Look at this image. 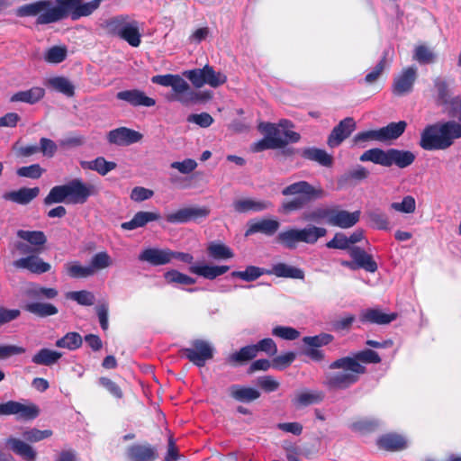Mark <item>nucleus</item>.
Instances as JSON below:
<instances>
[{"label":"nucleus","mask_w":461,"mask_h":461,"mask_svg":"<svg viewBox=\"0 0 461 461\" xmlns=\"http://www.w3.org/2000/svg\"><path fill=\"white\" fill-rule=\"evenodd\" d=\"M103 0H41L31 3V15L37 16L38 24L58 22L68 14L73 19L88 16L95 11Z\"/></svg>","instance_id":"nucleus-1"},{"label":"nucleus","mask_w":461,"mask_h":461,"mask_svg":"<svg viewBox=\"0 0 461 461\" xmlns=\"http://www.w3.org/2000/svg\"><path fill=\"white\" fill-rule=\"evenodd\" d=\"M461 138V123L447 121L427 125L420 133V146L425 150H444Z\"/></svg>","instance_id":"nucleus-2"},{"label":"nucleus","mask_w":461,"mask_h":461,"mask_svg":"<svg viewBox=\"0 0 461 461\" xmlns=\"http://www.w3.org/2000/svg\"><path fill=\"white\" fill-rule=\"evenodd\" d=\"M330 368L333 371L326 375L325 384L332 389H346L357 383L365 366L351 357H341L332 362Z\"/></svg>","instance_id":"nucleus-3"},{"label":"nucleus","mask_w":461,"mask_h":461,"mask_svg":"<svg viewBox=\"0 0 461 461\" xmlns=\"http://www.w3.org/2000/svg\"><path fill=\"white\" fill-rule=\"evenodd\" d=\"M98 190L90 184L84 183L79 178H75L68 183L51 188L45 198L46 204L55 203H68L74 204L85 203L91 195L96 194Z\"/></svg>","instance_id":"nucleus-4"},{"label":"nucleus","mask_w":461,"mask_h":461,"mask_svg":"<svg viewBox=\"0 0 461 461\" xmlns=\"http://www.w3.org/2000/svg\"><path fill=\"white\" fill-rule=\"evenodd\" d=\"M282 194L295 196L294 199L283 203L282 205L285 212H293L302 209L311 202L323 198L325 191L320 185H312L306 181H299L284 188Z\"/></svg>","instance_id":"nucleus-5"},{"label":"nucleus","mask_w":461,"mask_h":461,"mask_svg":"<svg viewBox=\"0 0 461 461\" xmlns=\"http://www.w3.org/2000/svg\"><path fill=\"white\" fill-rule=\"evenodd\" d=\"M327 230L315 225H307L303 229L289 228L278 233L277 241L288 249H294L300 242L315 244L319 239L326 236Z\"/></svg>","instance_id":"nucleus-6"},{"label":"nucleus","mask_w":461,"mask_h":461,"mask_svg":"<svg viewBox=\"0 0 461 461\" xmlns=\"http://www.w3.org/2000/svg\"><path fill=\"white\" fill-rule=\"evenodd\" d=\"M105 26L111 34L125 41L131 47L140 46L141 33L137 21L129 16L120 15L109 19Z\"/></svg>","instance_id":"nucleus-7"},{"label":"nucleus","mask_w":461,"mask_h":461,"mask_svg":"<svg viewBox=\"0 0 461 461\" xmlns=\"http://www.w3.org/2000/svg\"><path fill=\"white\" fill-rule=\"evenodd\" d=\"M59 292L56 288L44 287L38 284H31V313L41 318L56 315L59 312L58 308L43 300H51L58 296Z\"/></svg>","instance_id":"nucleus-8"},{"label":"nucleus","mask_w":461,"mask_h":461,"mask_svg":"<svg viewBox=\"0 0 461 461\" xmlns=\"http://www.w3.org/2000/svg\"><path fill=\"white\" fill-rule=\"evenodd\" d=\"M183 75L197 88L204 85L216 88L225 84L227 81V77L224 73L215 71L214 68L209 65H205L203 68L186 70Z\"/></svg>","instance_id":"nucleus-9"},{"label":"nucleus","mask_w":461,"mask_h":461,"mask_svg":"<svg viewBox=\"0 0 461 461\" xmlns=\"http://www.w3.org/2000/svg\"><path fill=\"white\" fill-rule=\"evenodd\" d=\"M20 240L10 243L9 249L12 258H19L14 261L15 268L29 269V230H20L17 231Z\"/></svg>","instance_id":"nucleus-10"},{"label":"nucleus","mask_w":461,"mask_h":461,"mask_svg":"<svg viewBox=\"0 0 461 461\" xmlns=\"http://www.w3.org/2000/svg\"><path fill=\"white\" fill-rule=\"evenodd\" d=\"M188 360L197 366H203L207 360L213 357V348L208 341L196 339L190 348L183 349Z\"/></svg>","instance_id":"nucleus-11"},{"label":"nucleus","mask_w":461,"mask_h":461,"mask_svg":"<svg viewBox=\"0 0 461 461\" xmlns=\"http://www.w3.org/2000/svg\"><path fill=\"white\" fill-rule=\"evenodd\" d=\"M210 214V209L205 206H191L179 209L166 216L170 223H185L191 221L206 218Z\"/></svg>","instance_id":"nucleus-12"},{"label":"nucleus","mask_w":461,"mask_h":461,"mask_svg":"<svg viewBox=\"0 0 461 461\" xmlns=\"http://www.w3.org/2000/svg\"><path fill=\"white\" fill-rule=\"evenodd\" d=\"M171 87L174 94L170 97V100L177 101L184 105L195 104L199 100V95L194 92L190 87L189 84L178 75L176 77Z\"/></svg>","instance_id":"nucleus-13"},{"label":"nucleus","mask_w":461,"mask_h":461,"mask_svg":"<svg viewBox=\"0 0 461 461\" xmlns=\"http://www.w3.org/2000/svg\"><path fill=\"white\" fill-rule=\"evenodd\" d=\"M258 130L264 132L266 137L252 145L251 149L254 152H259L268 149H279L285 146V141L272 136L275 132L274 123L261 122L258 125Z\"/></svg>","instance_id":"nucleus-14"},{"label":"nucleus","mask_w":461,"mask_h":461,"mask_svg":"<svg viewBox=\"0 0 461 461\" xmlns=\"http://www.w3.org/2000/svg\"><path fill=\"white\" fill-rule=\"evenodd\" d=\"M416 78V68L408 67L403 68L393 79V93L396 95H403L410 93L412 90Z\"/></svg>","instance_id":"nucleus-15"},{"label":"nucleus","mask_w":461,"mask_h":461,"mask_svg":"<svg viewBox=\"0 0 461 461\" xmlns=\"http://www.w3.org/2000/svg\"><path fill=\"white\" fill-rule=\"evenodd\" d=\"M142 134L134 130L120 127L108 132L107 140L111 144L128 146L141 140Z\"/></svg>","instance_id":"nucleus-16"},{"label":"nucleus","mask_w":461,"mask_h":461,"mask_svg":"<svg viewBox=\"0 0 461 461\" xmlns=\"http://www.w3.org/2000/svg\"><path fill=\"white\" fill-rule=\"evenodd\" d=\"M360 218V212H353L339 208L331 207L329 224L341 229H348L354 226Z\"/></svg>","instance_id":"nucleus-17"},{"label":"nucleus","mask_w":461,"mask_h":461,"mask_svg":"<svg viewBox=\"0 0 461 461\" xmlns=\"http://www.w3.org/2000/svg\"><path fill=\"white\" fill-rule=\"evenodd\" d=\"M356 129V122L353 118L347 117L342 120L331 131L328 139V145L335 148L346 140Z\"/></svg>","instance_id":"nucleus-18"},{"label":"nucleus","mask_w":461,"mask_h":461,"mask_svg":"<svg viewBox=\"0 0 461 461\" xmlns=\"http://www.w3.org/2000/svg\"><path fill=\"white\" fill-rule=\"evenodd\" d=\"M173 250L169 249L149 248L141 251L139 260L152 266H162L171 262Z\"/></svg>","instance_id":"nucleus-19"},{"label":"nucleus","mask_w":461,"mask_h":461,"mask_svg":"<svg viewBox=\"0 0 461 461\" xmlns=\"http://www.w3.org/2000/svg\"><path fill=\"white\" fill-rule=\"evenodd\" d=\"M233 209L239 213L259 212L272 207V203L267 200L255 198H240L232 203Z\"/></svg>","instance_id":"nucleus-20"},{"label":"nucleus","mask_w":461,"mask_h":461,"mask_svg":"<svg viewBox=\"0 0 461 461\" xmlns=\"http://www.w3.org/2000/svg\"><path fill=\"white\" fill-rule=\"evenodd\" d=\"M117 99L124 101L132 106L151 107L156 104V100L149 97L139 89L124 90L118 92Z\"/></svg>","instance_id":"nucleus-21"},{"label":"nucleus","mask_w":461,"mask_h":461,"mask_svg":"<svg viewBox=\"0 0 461 461\" xmlns=\"http://www.w3.org/2000/svg\"><path fill=\"white\" fill-rule=\"evenodd\" d=\"M396 312L386 313L380 309H366L361 312L359 319L362 322L377 325L389 324L397 318Z\"/></svg>","instance_id":"nucleus-22"},{"label":"nucleus","mask_w":461,"mask_h":461,"mask_svg":"<svg viewBox=\"0 0 461 461\" xmlns=\"http://www.w3.org/2000/svg\"><path fill=\"white\" fill-rule=\"evenodd\" d=\"M127 457L130 461H155L158 455L155 447L149 444H135L128 447Z\"/></svg>","instance_id":"nucleus-23"},{"label":"nucleus","mask_w":461,"mask_h":461,"mask_svg":"<svg viewBox=\"0 0 461 461\" xmlns=\"http://www.w3.org/2000/svg\"><path fill=\"white\" fill-rule=\"evenodd\" d=\"M415 158V154L410 150L390 149H388L387 167L395 165L400 168H404L411 165Z\"/></svg>","instance_id":"nucleus-24"},{"label":"nucleus","mask_w":461,"mask_h":461,"mask_svg":"<svg viewBox=\"0 0 461 461\" xmlns=\"http://www.w3.org/2000/svg\"><path fill=\"white\" fill-rule=\"evenodd\" d=\"M279 222L276 220L263 219L260 221H252L249 222L248 230L245 236H249L254 233H263L271 236L279 229Z\"/></svg>","instance_id":"nucleus-25"},{"label":"nucleus","mask_w":461,"mask_h":461,"mask_svg":"<svg viewBox=\"0 0 461 461\" xmlns=\"http://www.w3.org/2000/svg\"><path fill=\"white\" fill-rule=\"evenodd\" d=\"M349 255L355 260V265L358 268H363L366 271L374 273L377 270V264L372 258V256L367 254L364 249L359 247H353L349 250Z\"/></svg>","instance_id":"nucleus-26"},{"label":"nucleus","mask_w":461,"mask_h":461,"mask_svg":"<svg viewBox=\"0 0 461 461\" xmlns=\"http://www.w3.org/2000/svg\"><path fill=\"white\" fill-rule=\"evenodd\" d=\"M229 393L233 399L241 402H250L260 397L258 390L240 384L231 385L229 388Z\"/></svg>","instance_id":"nucleus-27"},{"label":"nucleus","mask_w":461,"mask_h":461,"mask_svg":"<svg viewBox=\"0 0 461 461\" xmlns=\"http://www.w3.org/2000/svg\"><path fill=\"white\" fill-rule=\"evenodd\" d=\"M228 270V266H209L205 264H195L189 267L191 273L210 280L225 274Z\"/></svg>","instance_id":"nucleus-28"},{"label":"nucleus","mask_w":461,"mask_h":461,"mask_svg":"<svg viewBox=\"0 0 461 461\" xmlns=\"http://www.w3.org/2000/svg\"><path fill=\"white\" fill-rule=\"evenodd\" d=\"M293 124L288 120H281L277 125L274 124L275 132L272 136L285 141V145L297 142L300 140V134L291 131Z\"/></svg>","instance_id":"nucleus-29"},{"label":"nucleus","mask_w":461,"mask_h":461,"mask_svg":"<svg viewBox=\"0 0 461 461\" xmlns=\"http://www.w3.org/2000/svg\"><path fill=\"white\" fill-rule=\"evenodd\" d=\"M23 439L15 437H10L5 440V446L15 455L22 456L24 460H29V431L23 433Z\"/></svg>","instance_id":"nucleus-30"},{"label":"nucleus","mask_w":461,"mask_h":461,"mask_svg":"<svg viewBox=\"0 0 461 461\" xmlns=\"http://www.w3.org/2000/svg\"><path fill=\"white\" fill-rule=\"evenodd\" d=\"M159 214L153 212H138L133 218L122 223L123 230H131L145 226L148 222L159 219Z\"/></svg>","instance_id":"nucleus-31"},{"label":"nucleus","mask_w":461,"mask_h":461,"mask_svg":"<svg viewBox=\"0 0 461 461\" xmlns=\"http://www.w3.org/2000/svg\"><path fill=\"white\" fill-rule=\"evenodd\" d=\"M267 274L275 275L278 277L294 279H303L304 277V273L302 269L285 263H277L274 265L271 270H267Z\"/></svg>","instance_id":"nucleus-32"},{"label":"nucleus","mask_w":461,"mask_h":461,"mask_svg":"<svg viewBox=\"0 0 461 461\" xmlns=\"http://www.w3.org/2000/svg\"><path fill=\"white\" fill-rule=\"evenodd\" d=\"M378 445L385 450L397 451L407 447V440L401 435L386 434L378 439Z\"/></svg>","instance_id":"nucleus-33"},{"label":"nucleus","mask_w":461,"mask_h":461,"mask_svg":"<svg viewBox=\"0 0 461 461\" xmlns=\"http://www.w3.org/2000/svg\"><path fill=\"white\" fill-rule=\"evenodd\" d=\"M29 419V405L15 401L0 403V416L16 415Z\"/></svg>","instance_id":"nucleus-34"},{"label":"nucleus","mask_w":461,"mask_h":461,"mask_svg":"<svg viewBox=\"0 0 461 461\" xmlns=\"http://www.w3.org/2000/svg\"><path fill=\"white\" fill-rule=\"evenodd\" d=\"M46 85L51 89L68 97L74 95V85L65 77H52L47 79Z\"/></svg>","instance_id":"nucleus-35"},{"label":"nucleus","mask_w":461,"mask_h":461,"mask_svg":"<svg viewBox=\"0 0 461 461\" xmlns=\"http://www.w3.org/2000/svg\"><path fill=\"white\" fill-rule=\"evenodd\" d=\"M257 356V348L254 345H249L241 348L239 351H236L228 356L226 358L227 363L230 365H242L249 360L253 359Z\"/></svg>","instance_id":"nucleus-36"},{"label":"nucleus","mask_w":461,"mask_h":461,"mask_svg":"<svg viewBox=\"0 0 461 461\" xmlns=\"http://www.w3.org/2000/svg\"><path fill=\"white\" fill-rule=\"evenodd\" d=\"M62 357V353L49 349L41 348L32 357V361L37 365L52 366L56 364Z\"/></svg>","instance_id":"nucleus-37"},{"label":"nucleus","mask_w":461,"mask_h":461,"mask_svg":"<svg viewBox=\"0 0 461 461\" xmlns=\"http://www.w3.org/2000/svg\"><path fill=\"white\" fill-rule=\"evenodd\" d=\"M303 157L306 159L315 161L323 167H330L333 162L332 157L324 149L308 148L303 149Z\"/></svg>","instance_id":"nucleus-38"},{"label":"nucleus","mask_w":461,"mask_h":461,"mask_svg":"<svg viewBox=\"0 0 461 461\" xmlns=\"http://www.w3.org/2000/svg\"><path fill=\"white\" fill-rule=\"evenodd\" d=\"M83 168L91 169L98 172L102 176H105L116 167V164L112 161L105 160L103 157H99L91 161L81 162Z\"/></svg>","instance_id":"nucleus-39"},{"label":"nucleus","mask_w":461,"mask_h":461,"mask_svg":"<svg viewBox=\"0 0 461 461\" xmlns=\"http://www.w3.org/2000/svg\"><path fill=\"white\" fill-rule=\"evenodd\" d=\"M407 123L404 121L391 122L385 127H382V142L390 141L398 139L405 131Z\"/></svg>","instance_id":"nucleus-40"},{"label":"nucleus","mask_w":461,"mask_h":461,"mask_svg":"<svg viewBox=\"0 0 461 461\" xmlns=\"http://www.w3.org/2000/svg\"><path fill=\"white\" fill-rule=\"evenodd\" d=\"M67 275L71 278H87L93 276L92 268L83 266L79 261H70L64 266Z\"/></svg>","instance_id":"nucleus-41"},{"label":"nucleus","mask_w":461,"mask_h":461,"mask_svg":"<svg viewBox=\"0 0 461 461\" xmlns=\"http://www.w3.org/2000/svg\"><path fill=\"white\" fill-rule=\"evenodd\" d=\"M434 86L438 95V102L440 104H447L450 103L453 104H457L458 99L451 97L448 86L445 80L437 78L434 81Z\"/></svg>","instance_id":"nucleus-42"},{"label":"nucleus","mask_w":461,"mask_h":461,"mask_svg":"<svg viewBox=\"0 0 461 461\" xmlns=\"http://www.w3.org/2000/svg\"><path fill=\"white\" fill-rule=\"evenodd\" d=\"M366 219L368 223L375 229L377 230H388L389 229V219L387 215L378 209L369 211L366 213Z\"/></svg>","instance_id":"nucleus-43"},{"label":"nucleus","mask_w":461,"mask_h":461,"mask_svg":"<svg viewBox=\"0 0 461 461\" xmlns=\"http://www.w3.org/2000/svg\"><path fill=\"white\" fill-rule=\"evenodd\" d=\"M387 158H388V150L384 151L380 149H371L365 151L360 156L359 159L363 162L371 161L375 164L387 167Z\"/></svg>","instance_id":"nucleus-44"},{"label":"nucleus","mask_w":461,"mask_h":461,"mask_svg":"<svg viewBox=\"0 0 461 461\" xmlns=\"http://www.w3.org/2000/svg\"><path fill=\"white\" fill-rule=\"evenodd\" d=\"M82 337L77 332H68L61 339H58L55 343L56 347L60 348H67L68 350H75L81 347Z\"/></svg>","instance_id":"nucleus-45"},{"label":"nucleus","mask_w":461,"mask_h":461,"mask_svg":"<svg viewBox=\"0 0 461 461\" xmlns=\"http://www.w3.org/2000/svg\"><path fill=\"white\" fill-rule=\"evenodd\" d=\"M113 265V259L106 251H101L91 258L89 267L92 268L93 276L102 269Z\"/></svg>","instance_id":"nucleus-46"},{"label":"nucleus","mask_w":461,"mask_h":461,"mask_svg":"<svg viewBox=\"0 0 461 461\" xmlns=\"http://www.w3.org/2000/svg\"><path fill=\"white\" fill-rule=\"evenodd\" d=\"M330 211L331 207H316L312 211L303 212V219L306 221L316 222L325 221L329 224Z\"/></svg>","instance_id":"nucleus-47"},{"label":"nucleus","mask_w":461,"mask_h":461,"mask_svg":"<svg viewBox=\"0 0 461 461\" xmlns=\"http://www.w3.org/2000/svg\"><path fill=\"white\" fill-rule=\"evenodd\" d=\"M413 59L420 64H431L436 61L437 55L429 47L419 45L414 49Z\"/></svg>","instance_id":"nucleus-48"},{"label":"nucleus","mask_w":461,"mask_h":461,"mask_svg":"<svg viewBox=\"0 0 461 461\" xmlns=\"http://www.w3.org/2000/svg\"><path fill=\"white\" fill-rule=\"evenodd\" d=\"M164 278L167 284H177L190 285L195 284V279L183 274L176 269H171L164 274Z\"/></svg>","instance_id":"nucleus-49"},{"label":"nucleus","mask_w":461,"mask_h":461,"mask_svg":"<svg viewBox=\"0 0 461 461\" xmlns=\"http://www.w3.org/2000/svg\"><path fill=\"white\" fill-rule=\"evenodd\" d=\"M368 174L369 172L364 167L358 165L343 174L339 182L348 184L352 181H362L368 176Z\"/></svg>","instance_id":"nucleus-50"},{"label":"nucleus","mask_w":461,"mask_h":461,"mask_svg":"<svg viewBox=\"0 0 461 461\" xmlns=\"http://www.w3.org/2000/svg\"><path fill=\"white\" fill-rule=\"evenodd\" d=\"M267 270H266L264 268L255 267V266H249L243 271L232 272L231 276H235V277H239L246 282H251V281L258 279L264 274H267Z\"/></svg>","instance_id":"nucleus-51"},{"label":"nucleus","mask_w":461,"mask_h":461,"mask_svg":"<svg viewBox=\"0 0 461 461\" xmlns=\"http://www.w3.org/2000/svg\"><path fill=\"white\" fill-rule=\"evenodd\" d=\"M390 207L395 212L411 214L416 210V201L413 196L406 195L402 198V202L392 203Z\"/></svg>","instance_id":"nucleus-52"},{"label":"nucleus","mask_w":461,"mask_h":461,"mask_svg":"<svg viewBox=\"0 0 461 461\" xmlns=\"http://www.w3.org/2000/svg\"><path fill=\"white\" fill-rule=\"evenodd\" d=\"M209 255L215 259H226L233 257L230 248L221 243L212 242L207 248Z\"/></svg>","instance_id":"nucleus-53"},{"label":"nucleus","mask_w":461,"mask_h":461,"mask_svg":"<svg viewBox=\"0 0 461 461\" xmlns=\"http://www.w3.org/2000/svg\"><path fill=\"white\" fill-rule=\"evenodd\" d=\"M2 197L5 201H10L17 204H27L29 203V187L5 192Z\"/></svg>","instance_id":"nucleus-54"},{"label":"nucleus","mask_w":461,"mask_h":461,"mask_svg":"<svg viewBox=\"0 0 461 461\" xmlns=\"http://www.w3.org/2000/svg\"><path fill=\"white\" fill-rule=\"evenodd\" d=\"M324 395L321 392H302L296 395V402L306 406L313 403H318L322 401Z\"/></svg>","instance_id":"nucleus-55"},{"label":"nucleus","mask_w":461,"mask_h":461,"mask_svg":"<svg viewBox=\"0 0 461 461\" xmlns=\"http://www.w3.org/2000/svg\"><path fill=\"white\" fill-rule=\"evenodd\" d=\"M67 48L64 46H54L50 48L44 55L45 59L50 63L58 64L67 57Z\"/></svg>","instance_id":"nucleus-56"},{"label":"nucleus","mask_w":461,"mask_h":461,"mask_svg":"<svg viewBox=\"0 0 461 461\" xmlns=\"http://www.w3.org/2000/svg\"><path fill=\"white\" fill-rule=\"evenodd\" d=\"M67 297L76 301L78 304L90 306L95 303V295L93 293L86 290L69 292Z\"/></svg>","instance_id":"nucleus-57"},{"label":"nucleus","mask_w":461,"mask_h":461,"mask_svg":"<svg viewBox=\"0 0 461 461\" xmlns=\"http://www.w3.org/2000/svg\"><path fill=\"white\" fill-rule=\"evenodd\" d=\"M46 242L47 238L42 231H31V254L42 252Z\"/></svg>","instance_id":"nucleus-58"},{"label":"nucleus","mask_w":461,"mask_h":461,"mask_svg":"<svg viewBox=\"0 0 461 461\" xmlns=\"http://www.w3.org/2000/svg\"><path fill=\"white\" fill-rule=\"evenodd\" d=\"M272 334L285 340H294L300 336L297 330L288 326H276L272 330Z\"/></svg>","instance_id":"nucleus-59"},{"label":"nucleus","mask_w":461,"mask_h":461,"mask_svg":"<svg viewBox=\"0 0 461 461\" xmlns=\"http://www.w3.org/2000/svg\"><path fill=\"white\" fill-rule=\"evenodd\" d=\"M332 340V336L330 334H320L312 337H304L303 341L305 345L311 348H319L329 344Z\"/></svg>","instance_id":"nucleus-60"},{"label":"nucleus","mask_w":461,"mask_h":461,"mask_svg":"<svg viewBox=\"0 0 461 461\" xmlns=\"http://www.w3.org/2000/svg\"><path fill=\"white\" fill-rule=\"evenodd\" d=\"M51 269L50 264L31 254V273L41 275Z\"/></svg>","instance_id":"nucleus-61"},{"label":"nucleus","mask_w":461,"mask_h":461,"mask_svg":"<svg viewBox=\"0 0 461 461\" xmlns=\"http://www.w3.org/2000/svg\"><path fill=\"white\" fill-rule=\"evenodd\" d=\"M258 385L267 393L275 392L278 389L280 384L271 375L260 376L257 380Z\"/></svg>","instance_id":"nucleus-62"},{"label":"nucleus","mask_w":461,"mask_h":461,"mask_svg":"<svg viewBox=\"0 0 461 461\" xmlns=\"http://www.w3.org/2000/svg\"><path fill=\"white\" fill-rule=\"evenodd\" d=\"M187 122L207 128L212 124L213 118L207 113H193L187 117Z\"/></svg>","instance_id":"nucleus-63"},{"label":"nucleus","mask_w":461,"mask_h":461,"mask_svg":"<svg viewBox=\"0 0 461 461\" xmlns=\"http://www.w3.org/2000/svg\"><path fill=\"white\" fill-rule=\"evenodd\" d=\"M351 358H355L358 363H379L381 361L378 354L371 349H366L360 352H357Z\"/></svg>","instance_id":"nucleus-64"}]
</instances>
